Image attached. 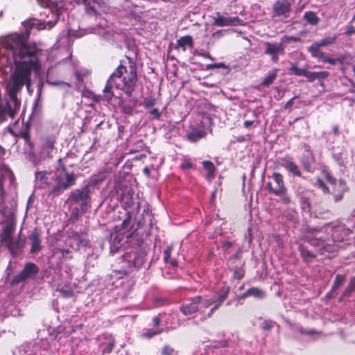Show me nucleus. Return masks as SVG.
I'll return each mask as SVG.
<instances>
[{
	"instance_id": "1",
	"label": "nucleus",
	"mask_w": 355,
	"mask_h": 355,
	"mask_svg": "<svg viewBox=\"0 0 355 355\" xmlns=\"http://www.w3.org/2000/svg\"><path fill=\"white\" fill-rule=\"evenodd\" d=\"M35 44H28L17 34L0 39V73L10 75L6 85L8 101L0 100V123L7 116L14 118L20 107L17 94L26 86L28 89L31 74L40 70L39 53Z\"/></svg>"
},
{
	"instance_id": "2",
	"label": "nucleus",
	"mask_w": 355,
	"mask_h": 355,
	"mask_svg": "<svg viewBox=\"0 0 355 355\" xmlns=\"http://www.w3.org/2000/svg\"><path fill=\"white\" fill-rule=\"evenodd\" d=\"M58 162V168L55 171L42 168L40 165L33 166L35 192L41 191L43 194L55 197L75 184V175L67 171L62 159L60 158Z\"/></svg>"
},
{
	"instance_id": "3",
	"label": "nucleus",
	"mask_w": 355,
	"mask_h": 355,
	"mask_svg": "<svg viewBox=\"0 0 355 355\" xmlns=\"http://www.w3.org/2000/svg\"><path fill=\"white\" fill-rule=\"evenodd\" d=\"M351 231L343 226L335 227L331 224H326L321 227H308L305 240L311 245L318 248L320 254L333 252L336 250L334 241H340L349 236Z\"/></svg>"
},
{
	"instance_id": "4",
	"label": "nucleus",
	"mask_w": 355,
	"mask_h": 355,
	"mask_svg": "<svg viewBox=\"0 0 355 355\" xmlns=\"http://www.w3.org/2000/svg\"><path fill=\"white\" fill-rule=\"evenodd\" d=\"M230 292V287L224 285L216 295L212 296H196L185 300L180 306V310L184 315H190L200 311L204 315L201 320H205L210 318L219 309L227 299Z\"/></svg>"
},
{
	"instance_id": "5",
	"label": "nucleus",
	"mask_w": 355,
	"mask_h": 355,
	"mask_svg": "<svg viewBox=\"0 0 355 355\" xmlns=\"http://www.w3.org/2000/svg\"><path fill=\"white\" fill-rule=\"evenodd\" d=\"M128 64V67L121 64L110 75L103 89L107 99L114 96V88L124 91L128 96H132L137 82V72L135 67L130 62Z\"/></svg>"
},
{
	"instance_id": "6",
	"label": "nucleus",
	"mask_w": 355,
	"mask_h": 355,
	"mask_svg": "<svg viewBox=\"0 0 355 355\" xmlns=\"http://www.w3.org/2000/svg\"><path fill=\"white\" fill-rule=\"evenodd\" d=\"M56 141L57 139L54 135L48 136L42 139L39 152L30 155V160L33 166L40 165L42 161L51 159L57 153V148L55 147Z\"/></svg>"
},
{
	"instance_id": "7",
	"label": "nucleus",
	"mask_w": 355,
	"mask_h": 355,
	"mask_svg": "<svg viewBox=\"0 0 355 355\" xmlns=\"http://www.w3.org/2000/svg\"><path fill=\"white\" fill-rule=\"evenodd\" d=\"M49 348V343L47 340H40L34 343L22 344L14 353V355H45V352Z\"/></svg>"
},
{
	"instance_id": "8",
	"label": "nucleus",
	"mask_w": 355,
	"mask_h": 355,
	"mask_svg": "<svg viewBox=\"0 0 355 355\" xmlns=\"http://www.w3.org/2000/svg\"><path fill=\"white\" fill-rule=\"evenodd\" d=\"M290 71L295 76H304L307 81L310 83H313L315 80H318L320 82V85L322 87L324 86V80L329 76V73L328 71H309L306 69L298 68L296 64H292Z\"/></svg>"
},
{
	"instance_id": "9",
	"label": "nucleus",
	"mask_w": 355,
	"mask_h": 355,
	"mask_svg": "<svg viewBox=\"0 0 355 355\" xmlns=\"http://www.w3.org/2000/svg\"><path fill=\"white\" fill-rule=\"evenodd\" d=\"M90 193L89 187L86 185L72 191L69 200L73 203L78 204L82 209H86L91 202Z\"/></svg>"
},
{
	"instance_id": "10",
	"label": "nucleus",
	"mask_w": 355,
	"mask_h": 355,
	"mask_svg": "<svg viewBox=\"0 0 355 355\" xmlns=\"http://www.w3.org/2000/svg\"><path fill=\"white\" fill-rule=\"evenodd\" d=\"M145 256L144 252L136 249L135 250L125 252L123 255V260L127 262L130 269L139 268L144 263Z\"/></svg>"
},
{
	"instance_id": "11",
	"label": "nucleus",
	"mask_w": 355,
	"mask_h": 355,
	"mask_svg": "<svg viewBox=\"0 0 355 355\" xmlns=\"http://www.w3.org/2000/svg\"><path fill=\"white\" fill-rule=\"evenodd\" d=\"M271 181L268 182L266 187L270 193L279 195L287 191L285 187L283 175L279 173H273L270 177Z\"/></svg>"
},
{
	"instance_id": "12",
	"label": "nucleus",
	"mask_w": 355,
	"mask_h": 355,
	"mask_svg": "<svg viewBox=\"0 0 355 355\" xmlns=\"http://www.w3.org/2000/svg\"><path fill=\"white\" fill-rule=\"evenodd\" d=\"M264 46V53L270 56L273 62H277L279 56L285 54V47L282 42H266Z\"/></svg>"
},
{
	"instance_id": "13",
	"label": "nucleus",
	"mask_w": 355,
	"mask_h": 355,
	"mask_svg": "<svg viewBox=\"0 0 355 355\" xmlns=\"http://www.w3.org/2000/svg\"><path fill=\"white\" fill-rule=\"evenodd\" d=\"M2 214L3 216V223H5L3 227L4 237L12 236V234L15 231V209L13 208H3Z\"/></svg>"
},
{
	"instance_id": "14",
	"label": "nucleus",
	"mask_w": 355,
	"mask_h": 355,
	"mask_svg": "<svg viewBox=\"0 0 355 355\" xmlns=\"http://www.w3.org/2000/svg\"><path fill=\"white\" fill-rule=\"evenodd\" d=\"M231 342L229 338L220 340H214L203 344L204 355H218V349L222 347H229ZM223 355V354H221Z\"/></svg>"
},
{
	"instance_id": "15",
	"label": "nucleus",
	"mask_w": 355,
	"mask_h": 355,
	"mask_svg": "<svg viewBox=\"0 0 355 355\" xmlns=\"http://www.w3.org/2000/svg\"><path fill=\"white\" fill-rule=\"evenodd\" d=\"M293 0H277L273 6V15L287 18L290 15Z\"/></svg>"
},
{
	"instance_id": "16",
	"label": "nucleus",
	"mask_w": 355,
	"mask_h": 355,
	"mask_svg": "<svg viewBox=\"0 0 355 355\" xmlns=\"http://www.w3.org/2000/svg\"><path fill=\"white\" fill-rule=\"evenodd\" d=\"M338 36L335 35L334 37H327L319 41L314 42L308 48L309 53H311V56L317 55L320 53H323L320 51L321 47L329 46L333 44L336 40Z\"/></svg>"
},
{
	"instance_id": "17",
	"label": "nucleus",
	"mask_w": 355,
	"mask_h": 355,
	"mask_svg": "<svg viewBox=\"0 0 355 355\" xmlns=\"http://www.w3.org/2000/svg\"><path fill=\"white\" fill-rule=\"evenodd\" d=\"M243 22L239 17H227L217 12L214 17V25L217 26H228L243 25Z\"/></svg>"
},
{
	"instance_id": "18",
	"label": "nucleus",
	"mask_w": 355,
	"mask_h": 355,
	"mask_svg": "<svg viewBox=\"0 0 355 355\" xmlns=\"http://www.w3.org/2000/svg\"><path fill=\"white\" fill-rule=\"evenodd\" d=\"M39 268L37 266L32 262L26 264L23 270L17 274L15 277V282L19 283L24 281L26 279L34 278L38 273Z\"/></svg>"
},
{
	"instance_id": "19",
	"label": "nucleus",
	"mask_w": 355,
	"mask_h": 355,
	"mask_svg": "<svg viewBox=\"0 0 355 355\" xmlns=\"http://www.w3.org/2000/svg\"><path fill=\"white\" fill-rule=\"evenodd\" d=\"M71 246L76 250H79L81 247H85L88 245L89 240L84 234L78 232H72L69 236Z\"/></svg>"
},
{
	"instance_id": "20",
	"label": "nucleus",
	"mask_w": 355,
	"mask_h": 355,
	"mask_svg": "<svg viewBox=\"0 0 355 355\" xmlns=\"http://www.w3.org/2000/svg\"><path fill=\"white\" fill-rule=\"evenodd\" d=\"M77 2L85 6L86 13L90 16L100 13L101 4L98 0H77Z\"/></svg>"
},
{
	"instance_id": "21",
	"label": "nucleus",
	"mask_w": 355,
	"mask_h": 355,
	"mask_svg": "<svg viewBox=\"0 0 355 355\" xmlns=\"http://www.w3.org/2000/svg\"><path fill=\"white\" fill-rule=\"evenodd\" d=\"M279 163L288 173L298 177L301 176L302 174L299 166L291 158L288 157L281 158Z\"/></svg>"
},
{
	"instance_id": "22",
	"label": "nucleus",
	"mask_w": 355,
	"mask_h": 355,
	"mask_svg": "<svg viewBox=\"0 0 355 355\" xmlns=\"http://www.w3.org/2000/svg\"><path fill=\"white\" fill-rule=\"evenodd\" d=\"M28 239L31 245L30 253L35 254L40 252L42 249V241L40 239V235L37 232V230H34L31 232L30 235L28 236Z\"/></svg>"
},
{
	"instance_id": "23",
	"label": "nucleus",
	"mask_w": 355,
	"mask_h": 355,
	"mask_svg": "<svg viewBox=\"0 0 355 355\" xmlns=\"http://www.w3.org/2000/svg\"><path fill=\"white\" fill-rule=\"evenodd\" d=\"M123 236L121 234H112L110 236V253L114 254L121 247Z\"/></svg>"
},
{
	"instance_id": "24",
	"label": "nucleus",
	"mask_w": 355,
	"mask_h": 355,
	"mask_svg": "<svg viewBox=\"0 0 355 355\" xmlns=\"http://www.w3.org/2000/svg\"><path fill=\"white\" fill-rule=\"evenodd\" d=\"M120 199L125 208H132L135 203L133 192L131 189H126L122 192Z\"/></svg>"
},
{
	"instance_id": "25",
	"label": "nucleus",
	"mask_w": 355,
	"mask_h": 355,
	"mask_svg": "<svg viewBox=\"0 0 355 355\" xmlns=\"http://www.w3.org/2000/svg\"><path fill=\"white\" fill-rule=\"evenodd\" d=\"M297 196L300 198V203L302 209L305 211L309 213L311 211V202L309 199V192H302L298 193Z\"/></svg>"
},
{
	"instance_id": "26",
	"label": "nucleus",
	"mask_w": 355,
	"mask_h": 355,
	"mask_svg": "<svg viewBox=\"0 0 355 355\" xmlns=\"http://www.w3.org/2000/svg\"><path fill=\"white\" fill-rule=\"evenodd\" d=\"M176 48L185 51L187 47H193V38L190 35H185L177 40Z\"/></svg>"
},
{
	"instance_id": "27",
	"label": "nucleus",
	"mask_w": 355,
	"mask_h": 355,
	"mask_svg": "<svg viewBox=\"0 0 355 355\" xmlns=\"http://www.w3.org/2000/svg\"><path fill=\"white\" fill-rule=\"evenodd\" d=\"M89 33H101L98 31L96 28H88L87 29H80L78 31L69 29L68 31V34L70 37H81L84 35Z\"/></svg>"
},
{
	"instance_id": "28",
	"label": "nucleus",
	"mask_w": 355,
	"mask_h": 355,
	"mask_svg": "<svg viewBox=\"0 0 355 355\" xmlns=\"http://www.w3.org/2000/svg\"><path fill=\"white\" fill-rule=\"evenodd\" d=\"M298 250L303 261L306 263L311 262L316 257V254L315 253L309 251L307 248L302 244L299 245Z\"/></svg>"
},
{
	"instance_id": "29",
	"label": "nucleus",
	"mask_w": 355,
	"mask_h": 355,
	"mask_svg": "<svg viewBox=\"0 0 355 355\" xmlns=\"http://www.w3.org/2000/svg\"><path fill=\"white\" fill-rule=\"evenodd\" d=\"M206 132L202 129L196 128L187 133V137L189 141L196 142L205 137Z\"/></svg>"
},
{
	"instance_id": "30",
	"label": "nucleus",
	"mask_w": 355,
	"mask_h": 355,
	"mask_svg": "<svg viewBox=\"0 0 355 355\" xmlns=\"http://www.w3.org/2000/svg\"><path fill=\"white\" fill-rule=\"evenodd\" d=\"M4 241L11 253H15L20 248V241L12 236L4 237Z\"/></svg>"
},
{
	"instance_id": "31",
	"label": "nucleus",
	"mask_w": 355,
	"mask_h": 355,
	"mask_svg": "<svg viewBox=\"0 0 355 355\" xmlns=\"http://www.w3.org/2000/svg\"><path fill=\"white\" fill-rule=\"evenodd\" d=\"M333 157L340 166L346 167V165L348 164V153L346 150L338 153H334Z\"/></svg>"
},
{
	"instance_id": "32",
	"label": "nucleus",
	"mask_w": 355,
	"mask_h": 355,
	"mask_svg": "<svg viewBox=\"0 0 355 355\" xmlns=\"http://www.w3.org/2000/svg\"><path fill=\"white\" fill-rule=\"evenodd\" d=\"M202 166L205 171H207L206 179L207 180H211L214 176L216 168L213 162L211 161H203Z\"/></svg>"
},
{
	"instance_id": "33",
	"label": "nucleus",
	"mask_w": 355,
	"mask_h": 355,
	"mask_svg": "<svg viewBox=\"0 0 355 355\" xmlns=\"http://www.w3.org/2000/svg\"><path fill=\"white\" fill-rule=\"evenodd\" d=\"M279 69H273L267 74V76L263 79L261 85L264 87H268L270 85L277 77V72Z\"/></svg>"
},
{
	"instance_id": "34",
	"label": "nucleus",
	"mask_w": 355,
	"mask_h": 355,
	"mask_svg": "<svg viewBox=\"0 0 355 355\" xmlns=\"http://www.w3.org/2000/svg\"><path fill=\"white\" fill-rule=\"evenodd\" d=\"M53 69L49 68L47 71L46 81L47 83L51 85H60V86H69V85L64 81L55 80L53 78Z\"/></svg>"
},
{
	"instance_id": "35",
	"label": "nucleus",
	"mask_w": 355,
	"mask_h": 355,
	"mask_svg": "<svg viewBox=\"0 0 355 355\" xmlns=\"http://www.w3.org/2000/svg\"><path fill=\"white\" fill-rule=\"evenodd\" d=\"M304 20L311 25H316L318 24L320 19L314 12H305L303 16Z\"/></svg>"
},
{
	"instance_id": "36",
	"label": "nucleus",
	"mask_w": 355,
	"mask_h": 355,
	"mask_svg": "<svg viewBox=\"0 0 355 355\" xmlns=\"http://www.w3.org/2000/svg\"><path fill=\"white\" fill-rule=\"evenodd\" d=\"M342 190L334 191V198L335 202H338L343 199L344 193L347 191L346 182H341Z\"/></svg>"
},
{
	"instance_id": "37",
	"label": "nucleus",
	"mask_w": 355,
	"mask_h": 355,
	"mask_svg": "<svg viewBox=\"0 0 355 355\" xmlns=\"http://www.w3.org/2000/svg\"><path fill=\"white\" fill-rule=\"evenodd\" d=\"M314 58H318V60H320L323 61L324 62H327L329 64H331L332 65H335L337 62V59L331 58L329 57L327 55H326L324 53H320L317 55L312 56Z\"/></svg>"
},
{
	"instance_id": "38",
	"label": "nucleus",
	"mask_w": 355,
	"mask_h": 355,
	"mask_svg": "<svg viewBox=\"0 0 355 355\" xmlns=\"http://www.w3.org/2000/svg\"><path fill=\"white\" fill-rule=\"evenodd\" d=\"M345 281V276L337 275L335 277L334 284L331 289L330 293L335 292L343 284Z\"/></svg>"
},
{
	"instance_id": "39",
	"label": "nucleus",
	"mask_w": 355,
	"mask_h": 355,
	"mask_svg": "<svg viewBox=\"0 0 355 355\" xmlns=\"http://www.w3.org/2000/svg\"><path fill=\"white\" fill-rule=\"evenodd\" d=\"M195 164L193 160L189 157H184L180 164V168L184 171L194 168Z\"/></svg>"
},
{
	"instance_id": "40",
	"label": "nucleus",
	"mask_w": 355,
	"mask_h": 355,
	"mask_svg": "<svg viewBox=\"0 0 355 355\" xmlns=\"http://www.w3.org/2000/svg\"><path fill=\"white\" fill-rule=\"evenodd\" d=\"M248 294L250 295V296H253L256 298H263L265 295L264 292L256 287H252L248 289Z\"/></svg>"
},
{
	"instance_id": "41",
	"label": "nucleus",
	"mask_w": 355,
	"mask_h": 355,
	"mask_svg": "<svg viewBox=\"0 0 355 355\" xmlns=\"http://www.w3.org/2000/svg\"><path fill=\"white\" fill-rule=\"evenodd\" d=\"M355 290V277L351 279L349 283L343 293V297H349Z\"/></svg>"
},
{
	"instance_id": "42",
	"label": "nucleus",
	"mask_w": 355,
	"mask_h": 355,
	"mask_svg": "<svg viewBox=\"0 0 355 355\" xmlns=\"http://www.w3.org/2000/svg\"><path fill=\"white\" fill-rule=\"evenodd\" d=\"M59 292L60 293L61 295L64 298H70L72 297L74 295L73 291L69 287H62Z\"/></svg>"
},
{
	"instance_id": "43",
	"label": "nucleus",
	"mask_w": 355,
	"mask_h": 355,
	"mask_svg": "<svg viewBox=\"0 0 355 355\" xmlns=\"http://www.w3.org/2000/svg\"><path fill=\"white\" fill-rule=\"evenodd\" d=\"M327 179L328 180L329 183H331L332 184H335V187H334L335 191H338V190H342L341 182H345V180H340L338 182V184H337L336 179L334 178L333 177H331L329 174L327 175Z\"/></svg>"
},
{
	"instance_id": "44",
	"label": "nucleus",
	"mask_w": 355,
	"mask_h": 355,
	"mask_svg": "<svg viewBox=\"0 0 355 355\" xmlns=\"http://www.w3.org/2000/svg\"><path fill=\"white\" fill-rule=\"evenodd\" d=\"M162 332V329H157V330H153V329H147L146 331H144L142 334V337L146 338H151L152 337L155 336V335H157Z\"/></svg>"
},
{
	"instance_id": "45",
	"label": "nucleus",
	"mask_w": 355,
	"mask_h": 355,
	"mask_svg": "<svg viewBox=\"0 0 355 355\" xmlns=\"http://www.w3.org/2000/svg\"><path fill=\"white\" fill-rule=\"evenodd\" d=\"M155 99L153 97L145 98L144 99V101L142 103L143 106L146 109L153 107L155 105Z\"/></svg>"
},
{
	"instance_id": "46",
	"label": "nucleus",
	"mask_w": 355,
	"mask_h": 355,
	"mask_svg": "<svg viewBox=\"0 0 355 355\" xmlns=\"http://www.w3.org/2000/svg\"><path fill=\"white\" fill-rule=\"evenodd\" d=\"M315 185L317 187H318L320 189H321L323 193H329V188L326 186V184L324 183V182L321 179L318 178L317 180Z\"/></svg>"
},
{
	"instance_id": "47",
	"label": "nucleus",
	"mask_w": 355,
	"mask_h": 355,
	"mask_svg": "<svg viewBox=\"0 0 355 355\" xmlns=\"http://www.w3.org/2000/svg\"><path fill=\"white\" fill-rule=\"evenodd\" d=\"M259 124V121L257 120V116H254V119L252 120H246L244 121V127L245 128H249L251 126L256 127Z\"/></svg>"
},
{
	"instance_id": "48",
	"label": "nucleus",
	"mask_w": 355,
	"mask_h": 355,
	"mask_svg": "<svg viewBox=\"0 0 355 355\" xmlns=\"http://www.w3.org/2000/svg\"><path fill=\"white\" fill-rule=\"evenodd\" d=\"M276 196L280 197L279 201L282 203L285 204V205H288V204L291 203V199L290 196L287 194V191H285L282 194L276 195Z\"/></svg>"
},
{
	"instance_id": "49",
	"label": "nucleus",
	"mask_w": 355,
	"mask_h": 355,
	"mask_svg": "<svg viewBox=\"0 0 355 355\" xmlns=\"http://www.w3.org/2000/svg\"><path fill=\"white\" fill-rule=\"evenodd\" d=\"M58 15L56 16V19L55 20H49L48 21H44V26H43L42 24H40V26L39 27L40 29H44V28H46V26H48L49 28H51L52 27H53L55 24L57 23L58 20Z\"/></svg>"
},
{
	"instance_id": "50",
	"label": "nucleus",
	"mask_w": 355,
	"mask_h": 355,
	"mask_svg": "<svg viewBox=\"0 0 355 355\" xmlns=\"http://www.w3.org/2000/svg\"><path fill=\"white\" fill-rule=\"evenodd\" d=\"M175 354L174 349L169 345H165L162 350V355H175Z\"/></svg>"
},
{
	"instance_id": "51",
	"label": "nucleus",
	"mask_w": 355,
	"mask_h": 355,
	"mask_svg": "<svg viewBox=\"0 0 355 355\" xmlns=\"http://www.w3.org/2000/svg\"><path fill=\"white\" fill-rule=\"evenodd\" d=\"M244 273L243 272L239 269V268H234V277L238 279H241L243 277Z\"/></svg>"
},
{
	"instance_id": "52",
	"label": "nucleus",
	"mask_w": 355,
	"mask_h": 355,
	"mask_svg": "<svg viewBox=\"0 0 355 355\" xmlns=\"http://www.w3.org/2000/svg\"><path fill=\"white\" fill-rule=\"evenodd\" d=\"M172 252V247L168 246L164 252V259L166 262H167L171 257V254Z\"/></svg>"
},
{
	"instance_id": "53",
	"label": "nucleus",
	"mask_w": 355,
	"mask_h": 355,
	"mask_svg": "<svg viewBox=\"0 0 355 355\" xmlns=\"http://www.w3.org/2000/svg\"><path fill=\"white\" fill-rule=\"evenodd\" d=\"M299 331L302 334H307L311 336L318 334V332L314 329L304 330L302 328H300Z\"/></svg>"
},
{
	"instance_id": "54",
	"label": "nucleus",
	"mask_w": 355,
	"mask_h": 355,
	"mask_svg": "<svg viewBox=\"0 0 355 355\" xmlns=\"http://www.w3.org/2000/svg\"><path fill=\"white\" fill-rule=\"evenodd\" d=\"M345 34L350 36L353 34H355V28L354 26L349 24L347 26V31L345 32Z\"/></svg>"
},
{
	"instance_id": "55",
	"label": "nucleus",
	"mask_w": 355,
	"mask_h": 355,
	"mask_svg": "<svg viewBox=\"0 0 355 355\" xmlns=\"http://www.w3.org/2000/svg\"><path fill=\"white\" fill-rule=\"evenodd\" d=\"M150 114L153 116L155 119H159L161 113L158 108H154L150 111Z\"/></svg>"
},
{
	"instance_id": "56",
	"label": "nucleus",
	"mask_w": 355,
	"mask_h": 355,
	"mask_svg": "<svg viewBox=\"0 0 355 355\" xmlns=\"http://www.w3.org/2000/svg\"><path fill=\"white\" fill-rule=\"evenodd\" d=\"M274 324H275V322H273L272 321H266L265 324L263 327V329L264 330H270V329H272L273 327Z\"/></svg>"
},
{
	"instance_id": "57",
	"label": "nucleus",
	"mask_w": 355,
	"mask_h": 355,
	"mask_svg": "<svg viewBox=\"0 0 355 355\" xmlns=\"http://www.w3.org/2000/svg\"><path fill=\"white\" fill-rule=\"evenodd\" d=\"M232 242L231 241H226L223 243V250L225 251V252H227L228 250L232 247Z\"/></svg>"
},
{
	"instance_id": "58",
	"label": "nucleus",
	"mask_w": 355,
	"mask_h": 355,
	"mask_svg": "<svg viewBox=\"0 0 355 355\" xmlns=\"http://www.w3.org/2000/svg\"><path fill=\"white\" fill-rule=\"evenodd\" d=\"M114 347V343L112 342H110L107 344L105 347L103 349V352H110Z\"/></svg>"
},
{
	"instance_id": "59",
	"label": "nucleus",
	"mask_w": 355,
	"mask_h": 355,
	"mask_svg": "<svg viewBox=\"0 0 355 355\" xmlns=\"http://www.w3.org/2000/svg\"><path fill=\"white\" fill-rule=\"evenodd\" d=\"M296 97H293L292 98H291L285 105L284 106V108L285 109H289L292 107L293 104V101L294 99Z\"/></svg>"
},
{
	"instance_id": "60",
	"label": "nucleus",
	"mask_w": 355,
	"mask_h": 355,
	"mask_svg": "<svg viewBox=\"0 0 355 355\" xmlns=\"http://www.w3.org/2000/svg\"><path fill=\"white\" fill-rule=\"evenodd\" d=\"M302 165L304 166V168L306 170V171H310L311 170V165L309 162L303 160L302 161Z\"/></svg>"
},
{
	"instance_id": "61",
	"label": "nucleus",
	"mask_w": 355,
	"mask_h": 355,
	"mask_svg": "<svg viewBox=\"0 0 355 355\" xmlns=\"http://www.w3.org/2000/svg\"><path fill=\"white\" fill-rule=\"evenodd\" d=\"M153 322L154 326L157 327L160 324V319L158 316H156L153 318Z\"/></svg>"
},
{
	"instance_id": "62",
	"label": "nucleus",
	"mask_w": 355,
	"mask_h": 355,
	"mask_svg": "<svg viewBox=\"0 0 355 355\" xmlns=\"http://www.w3.org/2000/svg\"><path fill=\"white\" fill-rule=\"evenodd\" d=\"M248 296H250V295L248 294V291H247L246 292H245L244 293H243L242 295L239 296L238 299L239 300L244 299V298H246Z\"/></svg>"
},
{
	"instance_id": "63",
	"label": "nucleus",
	"mask_w": 355,
	"mask_h": 355,
	"mask_svg": "<svg viewBox=\"0 0 355 355\" xmlns=\"http://www.w3.org/2000/svg\"><path fill=\"white\" fill-rule=\"evenodd\" d=\"M333 132L335 135H338L339 134L338 126H334L333 128Z\"/></svg>"
},
{
	"instance_id": "64",
	"label": "nucleus",
	"mask_w": 355,
	"mask_h": 355,
	"mask_svg": "<svg viewBox=\"0 0 355 355\" xmlns=\"http://www.w3.org/2000/svg\"><path fill=\"white\" fill-rule=\"evenodd\" d=\"M286 217H287V218H288L291 220H294L295 219V217L293 214H288Z\"/></svg>"
}]
</instances>
